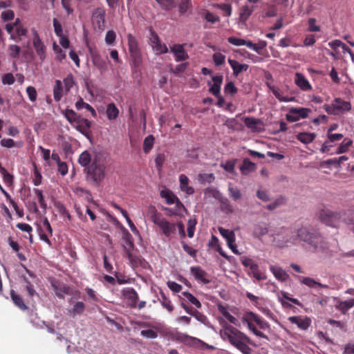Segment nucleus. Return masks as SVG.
Listing matches in <instances>:
<instances>
[{
	"label": "nucleus",
	"instance_id": "1",
	"mask_svg": "<svg viewBox=\"0 0 354 354\" xmlns=\"http://www.w3.org/2000/svg\"><path fill=\"white\" fill-rule=\"evenodd\" d=\"M220 335L224 341H227L243 354H251L252 349L249 345L254 344L249 337L236 328L225 324L220 330Z\"/></svg>",
	"mask_w": 354,
	"mask_h": 354
},
{
	"label": "nucleus",
	"instance_id": "2",
	"mask_svg": "<svg viewBox=\"0 0 354 354\" xmlns=\"http://www.w3.org/2000/svg\"><path fill=\"white\" fill-rule=\"evenodd\" d=\"M298 237L309 245L314 252L322 254L329 253V245L319 232L315 229L302 227L297 232Z\"/></svg>",
	"mask_w": 354,
	"mask_h": 354
},
{
	"label": "nucleus",
	"instance_id": "3",
	"mask_svg": "<svg viewBox=\"0 0 354 354\" xmlns=\"http://www.w3.org/2000/svg\"><path fill=\"white\" fill-rule=\"evenodd\" d=\"M298 237L309 245L314 252L322 254L329 253V245L319 232L315 229L302 227L297 232Z\"/></svg>",
	"mask_w": 354,
	"mask_h": 354
},
{
	"label": "nucleus",
	"instance_id": "4",
	"mask_svg": "<svg viewBox=\"0 0 354 354\" xmlns=\"http://www.w3.org/2000/svg\"><path fill=\"white\" fill-rule=\"evenodd\" d=\"M153 214L151 216L152 222L159 227L166 237L170 238L176 234V225L175 223H170L163 218L160 214L157 212L154 207H153Z\"/></svg>",
	"mask_w": 354,
	"mask_h": 354
},
{
	"label": "nucleus",
	"instance_id": "5",
	"mask_svg": "<svg viewBox=\"0 0 354 354\" xmlns=\"http://www.w3.org/2000/svg\"><path fill=\"white\" fill-rule=\"evenodd\" d=\"M84 171L86 172L87 178L92 180L96 185H98L105 176L104 165L98 162L95 158Z\"/></svg>",
	"mask_w": 354,
	"mask_h": 354
},
{
	"label": "nucleus",
	"instance_id": "6",
	"mask_svg": "<svg viewBox=\"0 0 354 354\" xmlns=\"http://www.w3.org/2000/svg\"><path fill=\"white\" fill-rule=\"evenodd\" d=\"M319 219L327 225L337 227L342 221L340 212H332L328 209H323L319 212Z\"/></svg>",
	"mask_w": 354,
	"mask_h": 354
},
{
	"label": "nucleus",
	"instance_id": "7",
	"mask_svg": "<svg viewBox=\"0 0 354 354\" xmlns=\"http://www.w3.org/2000/svg\"><path fill=\"white\" fill-rule=\"evenodd\" d=\"M127 39L130 55L133 59V64L135 66H139L142 62V55L138 41L131 34L128 35Z\"/></svg>",
	"mask_w": 354,
	"mask_h": 354
},
{
	"label": "nucleus",
	"instance_id": "8",
	"mask_svg": "<svg viewBox=\"0 0 354 354\" xmlns=\"http://www.w3.org/2000/svg\"><path fill=\"white\" fill-rule=\"evenodd\" d=\"M31 32L32 35V45L33 47L39 56V59L43 61L46 58V47L40 39L39 33L37 30L32 28L31 29Z\"/></svg>",
	"mask_w": 354,
	"mask_h": 354
},
{
	"label": "nucleus",
	"instance_id": "9",
	"mask_svg": "<svg viewBox=\"0 0 354 354\" xmlns=\"http://www.w3.org/2000/svg\"><path fill=\"white\" fill-rule=\"evenodd\" d=\"M149 43L156 54H165L168 52V48L165 44H162L158 34L151 28L149 29Z\"/></svg>",
	"mask_w": 354,
	"mask_h": 354
},
{
	"label": "nucleus",
	"instance_id": "10",
	"mask_svg": "<svg viewBox=\"0 0 354 354\" xmlns=\"http://www.w3.org/2000/svg\"><path fill=\"white\" fill-rule=\"evenodd\" d=\"M127 243L129 245V248L124 247V250L130 262L131 266L133 268L143 266V264L145 263L144 259H142L139 255L133 254L131 251V248H133V243L129 239L127 241Z\"/></svg>",
	"mask_w": 354,
	"mask_h": 354
},
{
	"label": "nucleus",
	"instance_id": "11",
	"mask_svg": "<svg viewBox=\"0 0 354 354\" xmlns=\"http://www.w3.org/2000/svg\"><path fill=\"white\" fill-rule=\"evenodd\" d=\"M218 231L221 235L225 239L227 245L232 252L235 254H239L240 252L237 250V246L235 244L236 238L234 231L225 229L222 227H218Z\"/></svg>",
	"mask_w": 354,
	"mask_h": 354
},
{
	"label": "nucleus",
	"instance_id": "12",
	"mask_svg": "<svg viewBox=\"0 0 354 354\" xmlns=\"http://www.w3.org/2000/svg\"><path fill=\"white\" fill-rule=\"evenodd\" d=\"M310 112V109L307 108H291L286 118L288 122H297L301 118H306Z\"/></svg>",
	"mask_w": 354,
	"mask_h": 354
},
{
	"label": "nucleus",
	"instance_id": "13",
	"mask_svg": "<svg viewBox=\"0 0 354 354\" xmlns=\"http://www.w3.org/2000/svg\"><path fill=\"white\" fill-rule=\"evenodd\" d=\"M105 16L106 11L103 8H97L93 12V22L100 30H103L105 28Z\"/></svg>",
	"mask_w": 354,
	"mask_h": 354
},
{
	"label": "nucleus",
	"instance_id": "14",
	"mask_svg": "<svg viewBox=\"0 0 354 354\" xmlns=\"http://www.w3.org/2000/svg\"><path fill=\"white\" fill-rule=\"evenodd\" d=\"M290 231L286 228H282L279 233L273 235L274 241L279 247H283L286 244L290 241Z\"/></svg>",
	"mask_w": 354,
	"mask_h": 354
},
{
	"label": "nucleus",
	"instance_id": "15",
	"mask_svg": "<svg viewBox=\"0 0 354 354\" xmlns=\"http://www.w3.org/2000/svg\"><path fill=\"white\" fill-rule=\"evenodd\" d=\"M243 319L245 322H254L263 330L268 329L270 327L269 324L263 318L252 312L248 313Z\"/></svg>",
	"mask_w": 354,
	"mask_h": 354
},
{
	"label": "nucleus",
	"instance_id": "16",
	"mask_svg": "<svg viewBox=\"0 0 354 354\" xmlns=\"http://www.w3.org/2000/svg\"><path fill=\"white\" fill-rule=\"evenodd\" d=\"M244 124L253 132H261L263 129V123L260 119L245 117L244 118Z\"/></svg>",
	"mask_w": 354,
	"mask_h": 354
},
{
	"label": "nucleus",
	"instance_id": "17",
	"mask_svg": "<svg viewBox=\"0 0 354 354\" xmlns=\"http://www.w3.org/2000/svg\"><path fill=\"white\" fill-rule=\"evenodd\" d=\"M170 51L174 53L176 62H183L189 58L187 53L184 49L183 44H174L170 48Z\"/></svg>",
	"mask_w": 354,
	"mask_h": 354
},
{
	"label": "nucleus",
	"instance_id": "18",
	"mask_svg": "<svg viewBox=\"0 0 354 354\" xmlns=\"http://www.w3.org/2000/svg\"><path fill=\"white\" fill-rule=\"evenodd\" d=\"M52 286L55 291V295L61 299H63L65 295H71V288L58 281L52 282Z\"/></svg>",
	"mask_w": 354,
	"mask_h": 354
},
{
	"label": "nucleus",
	"instance_id": "19",
	"mask_svg": "<svg viewBox=\"0 0 354 354\" xmlns=\"http://www.w3.org/2000/svg\"><path fill=\"white\" fill-rule=\"evenodd\" d=\"M337 114L344 113L351 109L350 102L345 101L340 97H336L333 101Z\"/></svg>",
	"mask_w": 354,
	"mask_h": 354
},
{
	"label": "nucleus",
	"instance_id": "20",
	"mask_svg": "<svg viewBox=\"0 0 354 354\" xmlns=\"http://www.w3.org/2000/svg\"><path fill=\"white\" fill-rule=\"evenodd\" d=\"M122 295L129 302V305L132 307H136L138 301V295L136 291L132 288H129L122 290Z\"/></svg>",
	"mask_w": 354,
	"mask_h": 354
},
{
	"label": "nucleus",
	"instance_id": "21",
	"mask_svg": "<svg viewBox=\"0 0 354 354\" xmlns=\"http://www.w3.org/2000/svg\"><path fill=\"white\" fill-rule=\"evenodd\" d=\"M295 83L301 90L304 91H310L313 88L309 81L302 73H296Z\"/></svg>",
	"mask_w": 354,
	"mask_h": 354
},
{
	"label": "nucleus",
	"instance_id": "22",
	"mask_svg": "<svg viewBox=\"0 0 354 354\" xmlns=\"http://www.w3.org/2000/svg\"><path fill=\"white\" fill-rule=\"evenodd\" d=\"M288 320L290 323L296 324L300 329L306 330L310 326L311 319L309 317L301 316L290 317Z\"/></svg>",
	"mask_w": 354,
	"mask_h": 354
},
{
	"label": "nucleus",
	"instance_id": "23",
	"mask_svg": "<svg viewBox=\"0 0 354 354\" xmlns=\"http://www.w3.org/2000/svg\"><path fill=\"white\" fill-rule=\"evenodd\" d=\"M191 273L194 277L195 279L201 281L204 284L209 283V280L207 279V272L199 266H193L190 268Z\"/></svg>",
	"mask_w": 354,
	"mask_h": 354
},
{
	"label": "nucleus",
	"instance_id": "24",
	"mask_svg": "<svg viewBox=\"0 0 354 354\" xmlns=\"http://www.w3.org/2000/svg\"><path fill=\"white\" fill-rule=\"evenodd\" d=\"M212 81L214 82L213 84H211L210 82H208L209 85H211L209 91L212 93L214 96H219L221 95V86L223 82V75H215L212 77Z\"/></svg>",
	"mask_w": 354,
	"mask_h": 354
},
{
	"label": "nucleus",
	"instance_id": "25",
	"mask_svg": "<svg viewBox=\"0 0 354 354\" xmlns=\"http://www.w3.org/2000/svg\"><path fill=\"white\" fill-rule=\"evenodd\" d=\"M269 268L274 277L280 281H286L289 278V275L287 272L279 266L271 265Z\"/></svg>",
	"mask_w": 354,
	"mask_h": 354
},
{
	"label": "nucleus",
	"instance_id": "26",
	"mask_svg": "<svg viewBox=\"0 0 354 354\" xmlns=\"http://www.w3.org/2000/svg\"><path fill=\"white\" fill-rule=\"evenodd\" d=\"M228 63L233 71V75L238 76L243 71H246L249 66L245 64H240L236 60L228 59Z\"/></svg>",
	"mask_w": 354,
	"mask_h": 354
},
{
	"label": "nucleus",
	"instance_id": "27",
	"mask_svg": "<svg viewBox=\"0 0 354 354\" xmlns=\"http://www.w3.org/2000/svg\"><path fill=\"white\" fill-rule=\"evenodd\" d=\"M91 125V123L88 120L81 118L80 120L75 123V127L81 133L88 136V129H90Z\"/></svg>",
	"mask_w": 354,
	"mask_h": 354
},
{
	"label": "nucleus",
	"instance_id": "28",
	"mask_svg": "<svg viewBox=\"0 0 354 354\" xmlns=\"http://www.w3.org/2000/svg\"><path fill=\"white\" fill-rule=\"evenodd\" d=\"M180 188L183 192H185L188 195H192L194 192V189L189 186V180L185 174H180L179 176Z\"/></svg>",
	"mask_w": 354,
	"mask_h": 354
},
{
	"label": "nucleus",
	"instance_id": "29",
	"mask_svg": "<svg viewBox=\"0 0 354 354\" xmlns=\"http://www.w3.org/2000/svg\"><path fill=\"white\" fill-rule=\"evenodd\" d=\"M91 57L94 66L100 71L103 72L107 69L106 62L100 54L97 53H92Z\"/></svg>",
	"mask_w": 354,
	"mask_h": 354
},
{
	"label": "nucleus",
	"instance_id": "30",
	"mask_svg": "<svg viewBox=\"0 0 354 354\" xmlns=\"http://www.w3.org/2000/svg\"><path fill=\"white\" fill-rule=\"evenodd\" d=\"M268 232V227L266 223L256 224L254 226L252 235L254 237L261 239L263 236L267 234Z\"/></svg>",
	"mask_w": 354,
	"mask_h": 354
},
{
	"label": "nucleus",
	"instance_id": "31",
	"mask_svg": "<svg viewBox=\"0 0 354 354\" xmlns=\"http://www.w3.org/2000/svg\"><path fill=\"white\" fill-rule=\"evenodd\" d=\"M64 89V88L63 87L62 81L57 80L53 86V97L57 102L61 100L63 96Z\"/></svg>",
	"mask_w": 354,
	"mask_h": 354
},
{
	"label": "nucleus",
	"instance_id": "32",
	"mask_svg": "<svg viewBox=\"0 0 354 354\" xmlns=\"http://www.w3.org/2000/svg\"><path fill=\"white\" fill-rule=\"evenodd\" d=\"M254 6L250 7L248 5L241 7L239 13V19L241 22H245L254 11Z\"/></svg>",
	"mask_w": 354,
	"mask_h": 354
},
{
	"label": "nucleus",
	"instance_id": "33",
	"mask_svg": "<svg viewBox=\"0 0 354 354\" xmlns=\"http://www.w3.org/2000/svg\"><path fill=\"white\" fill-rule=\"evenodd\" d=\"M62 113L71 124H73L74 123L75 124L82 118L80 115H77L73 109H66L62 111Z\"/></svg>",
	"mask_w": 354,
	"mask_h": 354
},
{
	"label": "nucleus",
	"instance_id": "34",
	"mask_svg": "<svg viewBox=\"0 0 354 354\" xmlns=\"http://www.w3.org/2000/svg\"><path fill=\"white\" fill-rule=\"evenodd\" d=\"M256 169V165L254 163L251 162L249 159L245 158L243 160V163L240 167V170L241 173L244 175L248 174L251 171H254Z\"/></svg>",
	"mask_w": 354,
	"mask_h": 354
},
{
	"label": "nucleus",
	"instance_id": "35",
	"mask_svg": "<svg viewBox=\"0 0 354 354\" xmlns=\"http://www.w3.org/2000/svg\"><path fill=\"white\" fill-rule=\"evenodd\" d=\"M160 196L166 200L168 205L174 204L178 198L171 190L162 189L160 192Z\"/></svg>",
	"mask_w": 354,
	"mask_h": 354
},
{
	"label": "nucleus",
	"instance_id": "36",
	"mask_svg": "<svg viewBox=\"0 0 354 354\" xmlns=\"http://www.w3.org/2000/svg\"><path fill=\"white\" fill-rule=\"evenodd\" d=\"M300 281L301 283L307 286L309 288H315V286H319L323 288H328V285L322 284L308 277H302Z\"/></svg>",
	"mask_w": 354,
	"mask_h": 354
},
{
	"label": "nucleus",
	"instance_id": "37",
	"mask_svg": "<svg viewBox=\"0 0 354 354\" xmlns=\"http://www.w3.org/2000/svg\"><path fill=\"white\" fill-rule=\"evenodd\" d=\"M315 137V133L308 132H301L297 136V140L304 144H309L312 142Z\"/></svg>",
	"mask_w": 354,
	"mask_h": 354
},
{
	"label": "nucleus",
	"instance_id": "38",
	"mask_svg": "<svg viewBox=\"0 0 354 354\" xmlns=\"http://www.w3.org/2000/svg\"><path fill=\"white\" fill-rule=\"evenodd\" d=\"M162 306L165 308L169 312H172L174 309L171 300L162 292H160V297L158 298Z\"/></svg>",
	"mask_w": 354,
	"mask_h": 354
},
{
	"label": "nucleus",
	"instance_id": "39",
	"mask_svg": "<svg viewBox=\"0 0 354 354\" xmlns=\"http://www.w3.org/2000/svg\"><path fill=\"white\" fill-rule=\"evenodd\" d=\"M106 115L109 120H115L119 114V110L114 103H110L106 106Z\"/></svg>",
	"mask_w": 354,
	"mask_h": 354
},
{
	"label": "nucleus",
	"instance_id": "40",
	"mask_svg": "<svg viewBox=\"0 0 354 354\" xmlns=\"http://www.w3.org/2000/svg\"><path fill=\"white\" fill-rule=\"evenodd\" d=\"M250 271L252 274V276L258 281H262L266 279L267 277L266 274L261 272L259 270V266L257 263H254L252 265V267L250 268Z\"/></svg>",
	"mask_w": 354,
	"mask_h": 354
},
{
	"label": "nucleus",
	"instance_id": "41",
	"mask_svg": "<svg viewBox=\"0 0 354 354\" xmlns=\"http://www.w3.org/2000/svg\"><path fill=\"white\" fill-rule=\"evenodd\" d=\"M10 296H11V298H12L14 304L18 308H19L21 310H26L27 309V306L24 304L22 297L20 295L16 294L13 290H12L10 291Z\"/></svg>",
	"mask_w": 354,
	"mask_h": 354
},
{
	"label": "nucleus",
	"instance_id": "42",
	"mask_svg": "<svg viewBox=\"0 0 354 354\" xmlns=\"http://www.w3.org/2000/svg\"><path fill=\"white\" fill-rule=\"evenodd\" d=\"M175 204V207L172 209L171 208H165V209L169 212L170 215H179L182 213L183 210L185 209L183 204L180 202L179 198L176 200V201L174 203Z\"/></svg>",
	"mask_w": 354,
	"mask_h": 354
},
{
	"label": "nucleus",
	"instance_id": "43",
	"mask_svg": "<svg viewBox=\"0 0 354 354\" xmlns=\"http://www.w3.org/2000/svg\"><path fill=\"white\" fill-rule=\"evenodd\" d=\"M78 162L81 166L84 167L85 168L91 165L90 163L92 162L91 156L88 151H84L80 154L78 159Z\"/></svg>",
	"mask_w": 354,
	"mask_h": 354
},
{
	"label": "nucleus",
	"instance_id": "44",
	"mask_svg": "<svg viewBox=\"0 0 354 354\" xmlns=\"http://www.w3.org/2000/svg\"><path fill=\"white\" fill-rule=\"evenodd\" d=\"M75 107L77 110H80L84 108L87 111H90L93 117L96 116V112L95 109L88 103L84 102L82 97H80L79 100L75 102Z\"/></svg>",
	"mask_w": 354,
	"mask_h": 354
},
{
	"label": "nucleus",
	"instance_id": "45",
	"mask_svg": "<svg viewBox=\"0 0 354 354\" xmlns=\"http://www.w3.org/2000/svg\"><path fill=\"white\" fill-rule=\"evenodd\" d=\"M353 144V141L350 138H345L342 141V142L340 144V145L338 147L336 153L337 154H341L346 153L348 151L349 148Z\"/></svg>",
	"mask_w": 354,
	"mask_h": 354
},
{
	"label": "nucleus",
	"instance_id": "46",
	"mask_svg": "<svg viewBox=\"0 0 354 354\" xmlns=\"http://www.w3.org/2000/svg\"><path fill=\"white\" fill-rule=\"evenodd\" d=\"M0 173L3 177V180L4 183L7 186L12 185V184L13 183V176L11 175L10 173H8V171L6 169V168L2 167V165L1 164H0Z\"/></svg>",
	"mask_w": 354,
	"mask_h": 354
},
{
	"label": "nucleus",
	"instance_id": "47",
	"mask_svg": "<svg viewBox=\"0 0 354 354\" xmlns=\"http://www.w3.org/2000/svg\"><path fill=\"white\" fill-rule=\"evenodd\" d=\"M154 144V137L152 135L147 136L143 142V151L148 153L153 148Z\"/></svg>",
	"mask_w": 354,
	"mask_h": 354
},
{
	"label": "nucleus",
	"instance_id": "48",
	"mask_svg": "<svg viewBox=\"0 0 354 354\" xmlns=\"http://www.w3.org/2000/svg\"><path fill=\"white\" fill-rule=\"evenodd\" d=\"M161 8L166 10L169 11L176 7V3L174 0H156Z\"/></svg>",
	"mask_w": 354,
	"mask_h": 354
},
{
	"label": "nucleus",
	"instance_id": "49",
	"mask_svg": "<svg viewBox=\"0 0 354 354\" xmlns=\"http://www.w3.org/2000/svg\"><path fill=\"white\" fill-rule=\"evenodd\" d=\"M63 83L64 84V88L65 93H66V94H67L75 84L73 75L71 73L68 74L64 79Z\"/></svg>",
	"mask_w": 354,
	"mask_h": 354
},
{
	"label": "nucleus",
	"instance_id": "50",
	"mask_svg": "<svg viewBox=\"0 0 354 354\" xmlns=\"http://www.w3.org/2000/svg\"><path fill=\"white\" fill-rule=\"evenodd\" d=\"M354 306V299L346 301H340L337 306V308L342 313H345L348 309Z\"/></svg>",
	"mask_w": 354,
	"mask_h": 354
},
{
	"label": "nucleus",
	"instance_id": "51",
	"mask_svg": "<svg viewBox=\"0 0 354 354\" xmlns=\"http://www.w3.org/2000/svg\"><path fill=\"white\" fill-rule=\"evenodd\" d=\"M53 49L56 54L57 60H58L59 62H62L64 59H66V53L55 42H54L53 44Z\"/></svg>",
	"mask_w": 354,
	"mask_h": 354
},
{
	"label": "nucleus",
	"instance_id": "52",
	"mask_svg": "<svg viewBox=\"0 0 354 354\" xmlns=\"http://www.w3.org/2000/svg\"><path fill=\"white\" fill-rule=\"evenodd\" d=\"M85 309V304L82 301H77L74 306L71 313L73 314V317H75L76 315H81L83 313Z\"/></svg>",
	"mask_w": 354,
	"mask_h": 354
},
{
	"label": "nucleus",
	"instance_id": "53",
	"mask_svg": "<svg viewBox=\"0 0 354 354\" xmlns=\"http://www.w3.org/2000/svg\"><path fill=\"white\" fill-rule=\"evenodd\" d=\"M285 203H286L285 198H283L282 196H279L277 198H276L272 203L268 204L266 206V209L272 211V210L275 209L278 207L283 205Z\"/></svg>",
	"mask_w": 354,
	"mask_h": 354
},
{
	"label": "nucleus",
	"instance_id": "54",
	"mask_svg": "<svg viewBox=\"0 0 354 354\" xmlns=\"http://www.w3.org/2000/svg\"><path fill=\"white\" fill-rule=\"evenodd\" d=\"M182 295L193 305H194L197 308H201V304L199 300L196 298L192 294L189 292H183Z\"/></svg>",
	"mask_w": 354,
	"mask_h": 354
},
{
	"label": "nucleus",
	"instance_id": "55",
	"mask_svg": "<svg viewBox=\"0 0 354 354\" xmlns=\"http://www.w3.org/2000/svg\"><path fill=\"white\" fill-rule=\"evenodd\" d=\"M33 192L38 198V201L40 204L41 207L43 208L44 209H46L47 205L45 202L42 192L40 189L36 188L33 189Z\"/></svg>",
	"mask_w": 354,
	"mask_h": 354
},
{
	"label": "nucleus",
	"instance_id": "56",
	"mask_svg": "<svg viewBox=\"0 0 354 354\" xmlns=\"http://www.w3.org/2000/svg\"><path fill=\"white\" fill-rule=\"evenodd\" d=\"M196 225V219H189L187 222V236L192 238L194 234L195 227Z\"/></svg>",
	"mask_w": 354,
	"mask_h": 354
},
{
	"label": "nucleus",
	"instance_id": "57",
	"mask_svg": "<svg viewBox=\"0 0 354 354\" xmlns=\"http://www.w3.org/2000/svg\"><path fill=\"white\" fill-rule=\"evenodd\" d=\"M191 6L189 0H180L178 5V10L180 14H185Z\"/></svg>",
	"mask_w": 354,
	"mask_h": 354
},
{
	"label": "nucleus",
	"instance_id": "58",
	"mask_svg": "<svg viewBox=\"0 0 354 354\" xmlns=\"http://www.w3.org/2000/svg\"><path fill=\"white\" fill-rule=\"evenodd\" d=\"M317 20L315 18H309L308 20V30L310 32H318L320 30V26L316 24Z\"/></svg>",
	"mask_w": 354,
	"mask_h": 354
},
{
	"label": "nucleus",
	"instance_id": "59",
	"mask_svg": "<svg viewBox=\"0 0 354 354\" xmlns=\"http://www.w3.org/2000/svg\"><path fill=\"white\" fill-rule=\"evenodd\" d=\"M213 60L216 66H221L225 63V56L221 53H216L213 55Z\"/></svg>",
	"mask_w": 354,
	"mask_h": 354
},
{
	"label": "nucleus",
	"instance_id": "60",
	"mask_svg": "<svg viewBox=\"0 0 354 354\" xmlns=\"http://www.w3.org/2000/svg\"><path fill=\"white\" fill-rule=\"evenodd\" d=\"M224 90L225 93H229L232 95L236 94L238 91L233 82H227L225 86Z\"/></svg>",
	"mask_w": 354,
	"mask_h": 354
},
{
	"label": "nucleus",
	"instance_id": "61",
	"mask_svg": "<svg viewBox=\"0 0 354 354\" xmlns=\"http://www.w3.org/2000/svg\"><path fill=\"white\" fill-rule=\"evenodd\" d=\"M26 93L28 98L31 102H35L37 100V93L34 86H29L26 88Z\"/></svg>",
	"mask_w": 354,
	"mask_h": 354
},
{
	"label": "nucleus",
	"instance_id": "62",
	"mask_svg": "<svg viewBox=\"0 0 354 354\" xmlns=\"http://www.w3.org/2000/svg\"><path fill=\"white\" fill-rule=\"evenodd\" d=\"M8 48L10 51V57H12L13 58L19 57V53L21 52L20 46H19L17 45H15V44H11L9 46Z\"/></svg>",
	"mask_w": 354,
	"mask_h": 354
},
{
	"label": "nucleus",
	"instance_id": "63",
	"mask_svg": "<svg viewBox=\"0 0 354 354\" xmlns=\"http://www.w3.org/2000/svg\"><path fill=\"white\" fill-rule=\"evenodd\" d=\"M15 17V12L12 10H8L1 12V18L3 21L12 20Z\"/></svg>",
	"mask_w": 354,
	"mask_h": 354
},
{
	"label": "nucleus",
	"instance_id": "64",
	"mask_svg": "<svg viewBox=\"0 0 354 354\" xmlns=\"http://www.w3.org/2000/svg\"><path fill=\"white\" fill-rule=\"evenodd\" d=\"M116 38L115 32L113 30H109L105 36V41L108 45H112Z\"/></svg>",
	"mask_w": 354,
	"mask_h": 354
}]
</instances>
